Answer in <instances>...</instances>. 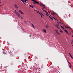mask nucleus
Segmentation results:
<instances>
[{
    "label": "nucleus",
    "mask_w": 73,
    "mask_h": 73,
    "mask_svg": "<svg viewBox=\"0 0 73 73\" xmlns=\"http://www.w3.org/2000/svg\"><path fill=\"white\" fill-rule=\"evenodd\" d=\"M32 1H33L35 3H36V4H39L38 3V2L36 0H31Z\"/></svg>",
    "instance_id": "f257e3e1"
},
{
    "label": "nucleus",
    "mask_w": 73,
    "mask_h": 73,
    "mask_svg": "<svg viewBox=\"0 0 73 73\" xmlns=\"http://www.w3.org/2000/svg\"><path fill=\"white\" fill-rule=\"evenodd\" d=\"M39 4V5H40V6H41L42 5V6H43V7H45V5L43 4V3H40Z\"/></svg>",
    "instance_id": "f03ea898"
},
{
    "label": "nucleus",
    "mask_w": 73,
    "mask_h": 73,
    "mask_svg": "<svg viewBox=\"0 0 73 73\" xmlns=\"http://www.w3.org/2000/svg\"><path fill=\"white\" fill-rule=\"evenodd\" d=\"M19 13H20L21 14H22L23 15L24 14V13H23V12H22V11H20V10H19Z\"/></svg>",
    "instance_id": "7ed1b4c3"
},
{
    "label": "nucleus",
    "mask_w": 73,
    "mask_h": 73,
    "mask_svg": "<svg viewBox=\"0 0 73 73\" xmlns=\"http://www.w3.org/2000/svg\"><path fill=\"white\" fill-rule=\"evenodd\" d=\"M19 13H20L21 14H22L23 15L24 14V13H23V12H22V11H20V10H19Z\"/></svg>",
    "instance_id": "20e7f679"
},
{
    "label": "nucleus",
    "mask_w": 73,
    "mask_h": 73,
    "mask_svg": "<svg viewBox=\"0 0 73 73\" xmlns=\"http://www.w3.org/2000/svg\"><path fill=\"white\" fill-rule=\"evenodd\" d=\"M64 31H65L66 32V33L67 34H68V35H69V33H68V31L66 30L65 29L64 30Z\"/></svg>",
    "instance_id": "39448f33"
},
{
    "label": "nucleus",
    "mask_w": 73,
    "mask_h": 73,
    "mask_svg": "<svg viewBox=\"0 0 73 73\" xmlns=\"http://www.w3.org/2000/svg\"><path fill=\"white\" fill-rule=\"evenodd\" d=\"M56 28H58V27H60V25H59V24H57L56 25Z\"/></svg>",
    "instance_id": "423d86ee"
},
{
    "label": "nucleus",
    "mask_w": 73,
    "mask_h": 73,
    "mask_svg": "<svg viewBox=\"0 0 73 73\" xmlns=\"http://www.w3.org/2000/svg\"><path fill=\"white\" fill-rule=\"evenodd\" d=\"M15 8H17H17H18V7H17V5H16V4H15Z\"/></svg>",
    "instance_id": "0eeeda50"
},
{
    "label": "nucleus",
    "mask_w": 73,
    "mask_h": 73,
    "mask_svg": "<svg viewBox=\"0 0 73 73\" xmlns=\"http://www.w3.org/2000/svg\"><path fill=\"white\" fill-rule=\"evenodd\" d=\"M39 15H40L42 19V13H39Z\"/></svg>",
    "instance_id": "6e6552de"
},
{
    "label": "nucleus",
    "mask_w": 73,
    "mask_h": 73,
    "mask_svg": "<svg viewBox=\"0 0 73 73\" xmlns=\"http://www.w3.org/2000/svg\"><path fill=\"white\" fill-rule=\"evenodd\" d=\"M29 7H31V8H34V6L32 5H30L29 6Z\"/></svg>",
    "instance_id": "1a4fd4ad"
},
{
    "label": "nucleus",
    "mask_w": 73,
    "mask_h": 73,
    "mask_svg": "<svg viewBox=\"0 0 73 73\" xmlns=\"http://www.w3.org/2000/svg\"><path fill=\"white\" fill-rule=\"evenodd\" d=\"M3 54H7V52H3Z\"/></svg>",
    "instance_id": "9d476101"
},
{
    "label": "nucleus",
    "mask_w": 73,
    "mask_h": 73,
    "mask_svg": "<svg viewBox=\"0 0 73 73\" xmlns=\"http://www.w3.org/2000/svg\"><path fill=\"white\" fill-rule=\"evenodd\" d=\"M43 31L44 32H45V33H46V30H45V29H43Z\"/></svg>",
    "instance_id": "9b49d317"
},
{
    "label": "nucleus",
    "mask_w": 73,
    "mask_h": 73,
    "mask_svg": "<svg viewBox=\"0 0 73 73\" xmlns=\"http://www.w3.org/2000/svg\"><path fill=\"white\" fill-rule=\"evenodd\" d=\"M43 10L44 11V12H46V13H48V12L47 11H46L45 10Z\"/></svg>",
    "instance_id": "f8f14e48"
},
{
    "label": "nucleus",
    "mask_w": 73,
    "mask_h": 73,
    "mask_svg": "<svg viewBox=\"0 0 73 73\" xmlns=\"http://www.w3.org/2000/svg\"><path fill=\"white\" fill-rule=\"evenodd\" d=\"M69 67L70 68H71L72 67V65H70V66H69Z\"/></svg>",
    "instance_id": "ddd939ff"
},
{
    "label": "nucleus",
    "mask_w": 73,
    "mask_h": 73,
    "mask_svg": "<svg viewBox=\"0 0 73 73\" xmlns=\"http://www.w3.org/2000/svg\"><path fill=\"white\" fill-rule=\"evenodd\" d=\"M46 28H48V27H49V26H48V25L47 24L46 25Z\"/></svg>",
    "instance_id": "4468645a"
},
{
    "label": "nucleus",
    "mask_w": 73,
    "mask_h": 73,
    "mask_svg": "<svg viewBox=\"0 0 73 73\" xmlns=\"http://www.w3.org/2000/svg\"><path fill=\"white\" fill-rule=\"evenodd\" d=\"M17 16H18V17H21V16L19 14H18Z\"/></svg>",
    "instance_id": "2eb2a0df"
},
{
    "label": "nucleus",
    "mask_w": 73,
    "mask_h": 73,
    "mask_svg": "<svg viewBox=\"0 0 73 73\" xmlns=\"http://www.w3.org/2000/svg\"><path fill=\"white\" fill-rule=\"evenodd\" d=\"M45 15H47V16H49V14L48 13H47V14H45Z\"/></svg>",
    "instance_id": "dca6fc26"
},
{
    "label": "nucleus",
    "mask_w": 73,
    "mask_h": 73,
    "mask_svg": "<svg viewBox=\"0 0 73 73\" xmlns=\"http://www.w3.org/2000/svg\"><path fill=\"white\" fill-rule=\"evenodd\" d=\"M32 26L33 27H34V28H35V26H34V25H33V24H32Z\"/></svg>",
    "instance_id": "f3484780"
},
{
    "label": "nucleus",
    "mask_w": 73,
    "mask_h": 73,
    "mask_svg": "<svg viewBox=\"0 0 73 73\" xmlns=\"http://www.w3.org/2000/svg\"><path fill=\"white\" fill-rule=\"evenodd\" d=\"M17 16L18 15H19V13H18V12H17L16 13Z\"/></svg>",
    "instance_id": "a211bd4d"
},
{
    "label": "nucleus",
    "mask_w": 73,
    "mask_h": 73,
    "mask_svg": "<svg viewBox=\"0 0 73 73\" xmlns=\"http://www.w3.org/2000/svg\"><path fill=\"white\" fill-rule=\"evenodd\" d=\"M53 13H54V14H55V15H56V13L54 11H53Z\"/></svg>",
    "instance_id": "6ab92c4d"
},
{
    "label": "nucleus",
    "mask_w": 73,
    "mask_h": 73,
    "mask_svg": "<svg viewBox=\"0 0 73 73\" xmlns=\"http://www.w3.org/2000/svg\"><path fill=\"white\" fill-rule=\"evenodd\" d=\"M68 54H69L70 56H72V55H71V54H70V53L69 52V53H68Z\"/></svg>",
    "instance_id": "aec40b11"
},
{
    "label": "nucleus",
    "mask_w": 73,
    "mask_h": 73,
    "mask_svg": "<svg viewBox=\"0 0 73 73\" xmlns=\"http://www.w3.org/2000/svg\"><path fill=\"white\" fill-rule=\"evenodd\" d=\"M50 19H51V20H52L53 21V18H50Z\"/></svg>",
    "instance_id": "412c9836"
},
{
    "label": "nucleus",
    "mask_w": 73,
    "mask_h": 73,
    "mask_svg": "<svg viewBox=\"0 0 73 73\" xmlns=\"http://www.w3.org/2000/svg\"><path fill=\"white\" fill-rule=\"evenodd\" d=\"M36 12H37L38 13H39H39H40V12H39V11H36Z\"/></svg>",
    "instance_id": "4be33fe9"
},
{
    "label": "nucleus",
    "mask_w": 73,
    "mask_h": 73,
    "mask_svg": "<svg viewBox=\"0 0 73 73\" xmlns=\"http://www.w3.org/2000/svg\"><path fill=\"white\" fill-rule=\"evenodd\" d=\"M71 57V58H72V59H73V57H72V56H70Z\"/></svg>",
    "instance_id": "5701e85b"
},
{
    "label": "nucleus",
    "mask_w": 73,
    "mask_h": 73,
    "mask_svg": "<svg viewBox=\"0 0 73 73\" xmlns=\"http://www.w3.org/2000/svg\"><path fill=\"white\" fill-rule=\"evenodd\" d=\"M15 13L16 14L17 13V12H16V11L15 10Z\"/></svg>",
    "instance_id": "b1692460"
},
{
    "label": "nucleus",
    "mask_w": 73,
    "mask_h": 73,
    "mask_svg": "<svg viewBox=\"0 0 73 73\" xmlns=\"http://www.w3.org/2000/svg\"><path fill=\"white\" fill-rule=\"evenodd\" d=\"M55 31L56 32H58V30H55Z\"/></svg>",
    "instance_id": "393cba45"
},
{
    "label": "nucleus",
    "mask_w": 73,
    "mask_h": 73,
    "mask_svg": "<svg viewBox=\"0 0 73 73\" xmlns=\"http://www.w3.org/2000/svg\"><path fill=\"white\" fill-rule=\"evenodd\" d=\"M35 59H36V60L37 59V60H38V58H37V57H36L35 58Z\"/></svg>",
    "instance_id": "a878e982"
},
{
    "label": "nucleus",
    "mask_w": 73,
    "mask_h": 73,
    "mask_svg": "<svg viewBox=\"0 0 73 73\" xmlns=\"http://www.w3.org/2000/svg\"><path fill=\"white\" fill-rule=\"evenodd\" d=\"M24 1L26 3H27V2L26 1Z\"/></svg>",
    "instance_id": "bb28decb"
},
{
    "label": "nucleus",
    "mask_w": 73,
    "mask_h": 73,
    "mask_svg": "<svg viewBox=\"0 0 73 73\" xmlns=\"http://www.w3.org/2000/svg\"><path fill=\"white\" fill-rule=\"evenodd\" d=\"M33 4L35 5L36 4L35 3V2H33Z\"/></svg>",
    "instance_id": "cd10ccee"
},
{
    "label": "nucleus",
    "mask_w": 73,
    "mask_h": 73,
    "mask_svg": "<svg viewBox=\"0 0 73 73\" xmlns=\"http://www.w3.org/2000/svg\"><path fill=\"white\" fill-rule=\"evenodd\" d=\"M60 32L61 33L62 32V31L61 30V31H60Z\"/></svg>",
    "instance_id": "c85d7f7f"
},
{
    "label": "nucleus",
    "mask_w": 73,
    "mask_h": 73,
    "mask_svg": "<svg viewBox=\"0 0 73 73\" xmlns=\"http://www.w3.org/2000/svg\"><path fill=\"white\" fill-rule=\"evenodd\" d=\"M48 17H49V18H50V19L51 18L50 16H49Z\"/></svg>",
    "instance_id": "c756f323"
},
{
    "label": "nucleus",
    "mask_w": 73,
    "mask_h": 73,
    "mask_svg": "<svg viewBox=\"0 0 73 73\" xmlns=\"http://www.w3.org/2000/svg\"><path fill=\"white\" fill-rule=\"evenodd\" d=\"M21 1H22V2H23V1H24V0H21Z\"/></svg>",
    "instance_id": "7c9ffc66"
},
{
    "label": "nucleus",
    "mask_w": 73,
    "mask_h": 73,
    "mask_svg": "<svg viewBox=\"0 0 73 73\" xmlns=\"http://www.w3.org/2000/svg\"><path fill=\"white\" fill-rule=\"evenodd\" d=\"M69 64H70V65H71V63H69Z\"/></svg>",
    "instance_id": "2f4dec72"
},
{
    "label": "nucleus",
    "mask_w": 73,
    "mask_h": 73,
    "mask_svg": "<svg viewBox=\"0 0 73 73\" xmlns=\"http://www.w3.org/2000/svg\"><path fill=\"white\" fill-rule=\"evenodd\" d=\"M23 3H24V4L25 3V2H24V1H23Z\"/></svg>",
    "instance_id": "473e14b6"
},
{
    "label": "nucleus",
    "mask_w": 73,
    "mask_h": 73,
    "mask_svg": "<svg viewBox=\"0 0 73 73\" xmlns=\"http://www.w3.org/2000/svg\"><path fill=\"white\" fill-rule=\"evenodd\" d=\"M23 3H24V4L25 3V2H24V1H23Z\"/></svg>",
    "instance_id": "72a5a7b5"
},
{
    "label": "nucleus",
    "mask_w": 73,
    "mask_h": 73,
    "mask_svg": "<svg viewBox=\"0 0 73 73\" xmlns=\"http://www.w3.org/2000/svg\"><path fill=\"white\" fill-rule=\"evenodd\" d=\"M65 27H66V28H68L67 27H66V26H65Z\"/></svg>",
    "instance_id": "f704fd0d"
},
{
    "label": "nucleus",
    "mask_w": 73,
    "mask_h": 73,
    "mask_svg": "<svg viewBox=\"0 0 73 73\" xmlns=\"http://www.w3.org/2000/svg\"><path fill=\"white\" fill-rule=\"evenodd\" d=\"M51 14H52V15H54V14L52 13H51Z\"/></svg>",
    "instance_id": "c9c22d12"
},
{
    "label": "nucleus",
    "mask_w": 73,
    "mask_h": 73,
    "mask_svg": "<svg viewBox=\"0 0 73 73\" xmlns=\"http://www.w3.org/2000/svg\"><path fill=\"white\" fill-rule=\"evenodd\" d=\"M67 61L69 64V63H70V62H69L68 61V60H67Z\"/></svg>",
    "instance_id": "e433bc0d"
},
{
    "label": "nucleus",
    "mask_w": 73,
    "mask_h": 73,
    "mask_svg": "<svg viewBox=\"0 0 73 73\" xmlns=\"http://www.w3.org/2000/svg\"><path fill=\"white\" fill-rule=\"evenodd\" d=\"M26 1H28V0H25Z\"/></svg>",
    "instance_id": "4c0bfd02"
},
{
    "label": "nucleus",
    "mask_w": 73,
    "mask_h": 73,
    "mask_svg": "<svg viewBox=\"0 0 73 73\" xmlns=\"http://www.w3.org/2000/svg\"><path fill=\"white\" fill-rule=\"evenodd\" d=\"M42 16H44V15H43V14H42Z\"/></svg>",
    "instance_id": "58836bf2"
},
{
    "label": "nucleus",
    "mask_w": 73,
    "mask_h": 73,
    "mask_svg": "<svg viewBox=\"0 0 73 73\" xmlns=\"http://www.w3.org/2000/svg\"><path fill=\"white\" fill-rule=\"evenodd\" d=\"M59 23L60 24H61V22H60Z\"/></svg>",
    "instance_id": "ea45409f"
},
{
    "label": "nucleus",
    "mask_w": 73,
    "mask_h": 73,
    "mask_svg": "<svg viewBox=\"0 0 73 73\" xmlns=\"http://www.w3.org/2000/svg\"><path fill=\"white\" fill-rule=\"evenodd\" d=\"M61 28H62V29H63V28H64V27H62Z\"/></svg>",
    "instance_id": "a19ab883"
},
{
    "label": "nucleus",
    "mask_w": 73,
    "mask_h": 73,
    "mask_svg": "<svg viewBox=\"0 0 73 73\" xmlns=\"http://www.w3.org/2000/svg\"><path fill=\"white\" fill-rule=\"evenodd\" d=\"M60 27H61V28L62 27V26L60 25Z\"/></svg>",
    "instance_id": "79ce46f5"
},
{
    "label": "nucleus",
    "mask_w": 73,
    "mask_h": 73,
    "mask_svg": "<svg viewBox=\"0 0 73 73\" xmlns=\"http://www.w3.org/2000/svg\"><path fill=\"white\" fill-rule=\"evenodd\" d=\"M68 33V35H70V33Z\"/></svg>",
    "instance_id": "37998d69"
},
{
    "label": "nucleus",
    "mask_w": 73,
    "mask_h": 73,
    "mask_svg": "<svg viewBox=\"0 0 73 73\" xmlns=\"http://www.w3.org/2000/svg\"><path fill=\"white\" fill-rule=\"evenodd\" d=\"M29 36H30V37H31V35H29Z\"/></svg>",
    "instance_id": "c03bdc74"
},
{
    "label": "nucleus",
    "mask_w": 73,
    "mask_h": 73,
    "mask_svg": "<svg viewBox=\"0 0 73 73\" xmlns=\"http://www.w3.org/2000/svg\"><path fill=\"white\" fill-rule=\"evenodd\" d=\"M68 28H69L70 29V27H68Z\"/></svg>",
    "instance_id": "a18cd8bd"
},
{
    "label": "nucleus",
    "mask_w": 73,
    "mask_h": 73,
    "mask_svg": "<svg viewBox=\"0 0 73 73\" xmlns=\"http://www.w3.org/2000/svg\"><path fill=\"white\" fill-rule=\"evenodd\" d=\"M57 33H58V34H59V33H58V32H57Z\"/></svg>",
    "instance_id": "49530a36"
},
{
    "label": "nucleus",
    "mask_w": 73,
    "mask_h": 73,
    "mask_svg": "<svg viewBox=\"0 0 73 73\" xmlns=\"http://www.w3.org/2000/svg\"><path fill=\"white\" fill-rule=\"evenodd\" d=\"M54 19H55V18H54L53 17H52Z\"/></svg>",
    "instance_id": "de8ad7c7"
},
{
    "label": "nucleus",
    "mask_w": 73,
    "mask_h": 73,
    "mask_svg": "<svg viewBox=\"0 0 73 73\" xmlns=\"http://www.w3.org/2000/svg\"><path fill=\"white\" fill-rule=\"evenodd\" d=\"M64 29H65L63 27V28Z\"/></svg>",
    "instance_id": "09e8293b"
},
{
    "label": "nucleus",
    "mask_w": 73,
    "mask_h": 73,
    "mask_svg": "<svg viewBox=\"0 0 73 73\" xmlns=\"http://www.w3.org/2000/svg\"><path fill=\"white\" fill-rule=\"evenodd\" d=\"M59 35H60V33H59V34H58Z\"/></svg>",
    "instance_id": "8fccbe9b"
},
{
    "label": "nucleus",
    "mask_w": 73,
    "mask_h": 73,
    "mask_svg": "<svg viewBox=\"0 0 73 73\" xmlns=\"http://www.w3.org/2000/svg\"><path fill=\"white\" fill-rule=\"evenodd\" d=\"M58 28V29H60V28H58H58Z\"/></svg>",
    "instance_id": "3c124183"
},
{
    "label": "nucleus",
    "mask_w": 73,
    "mask_h": 73,
    "mask_svg": "<svg viewBox=\"0 0 73 73\" xmlns=\"http://www.w3.org/2000/svg\"><path fill=\"white\" fill-rule=\"evenodd\" d=\"M0 3H1V2H0Z\"/></svg>",
    "instance_id": "603ef678"
},
{
    "label": "nucleus",
    "mask_w": 73,
    "mask_h": 73,
    "mask_svg": "<svg viewBox=\"0 0 73 73\" xmlns=\"http://www.w3.org/2000/svg\"><path fill=\"white\" fill-rule=\"evenodd\" d=\"M72 37H73V35H72Z\"/></svg>",
    "instance_id": "864d4df0"
},
{
    "label": "nucleus",
    "mask_w": 73,
    "mask_h": 73,
    "mask_svg": "<svg viewBox=\"0 0 73 73\" xmlns=\"http://www.w3.org/2000/svg\"><path fill=\"white\" fill-rule=\"evenodd\" d=\"M22 19H23V18H22Z\"/></svg>",
    "instance_id": "5fc2aeb1"
},
{
    "label": "nucleus",
    "mask_w": 73,
    "mask_h": 73,
    "mask_svg": "<svg viewBox=\"0 0 73 73\" xmlns=\"http://www.w3.org/2000/svg\"><path fill=\"white\" fill-rule=\"evenodd\" d=\"M42 9L43 10V8H42Z\"/></svg>",
    "instance_id": "6e6d98bb"
},
{
    "label": "nucleus",
    "mask_w": 73,
    "mask_h": 73,
    "mask_svg": "<svg viewBox=\"0 0 73 73\" xmlns=\"http://www.w3.org/2000/svg\"><path fill=\"white\" fill-rule=\"evenodd\" d=\"M0 7H1V5H0Z\"/></svg>",
    "instance_id": "4d7b16f0"
},
{
    "label": "nucleus",
    "mask_w": 73,
    "mask_h": 73,
    "mask_svg": "<svg viewBox=\"0 0 73 73\" xmlns=\"http://www.w3.org/2000/svg\"><path fill=\"white\" fill-rule=\"evenodd\" d=\"M21 18H22V17H21Z\"/></svg>",
    "instance_id": "13d9d810"
},
{
    "label": "nucleus",
    "mask_w": 73,
    "mask_h": 73,
    "mask_svg": "<svg viewBox=\"0 0 73 73\" xmlns=\"http://www.w3.org/2000/svg\"><path fill=\"white\" fill-rule=\"evenodd\" d=\"M37 11V10H35V11Z\"/></svg>",
    "instance_id": "bf43d9fd"
}]
</instances>
